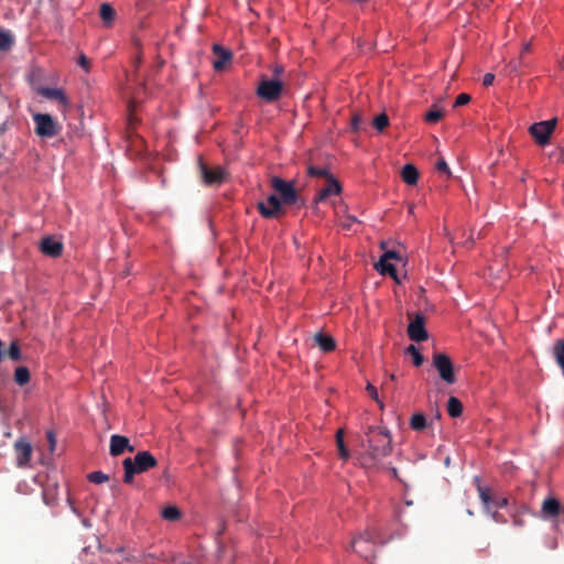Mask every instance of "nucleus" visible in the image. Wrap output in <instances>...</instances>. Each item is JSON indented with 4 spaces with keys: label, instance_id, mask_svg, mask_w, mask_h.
I'll use <instances>...</instances> for the list:
<instances>
[{
    "label": "nucleus",
    "instance_id": "obj_31",
    "mask_svg": "<svg viewBox=\"0 0 564 564\" xmlns=\"http://www.w3.org/2000/svg\"><path fill=\"white\" fill-rule=\"evenodd\" d=\"M406 354L411 355L412 356V359H413V365L415 367H420L423 365L424 362V357L423 355L420 352V350L414 346V345H410L408 348H406Z\"/></svg>",
    "mask_w": 564,
    "mask_h": 564
},
{
    "label": "nucleus",
    "instance_id": "obj_7",
    "mask_svg": "<svg viewBox=\"0 0 564 564\" xmlns=\"http://www.w3.org/2000/svg\"><path fill=\"white\" fill-rule=\"evenodd\" d=\"M35 133L42 138H53L58 133L57 124L48 113H35L33 116Z\"/></svg>",
    "mask_w": 564,
    "mask_h": 564
},
{
    "label": "nucleus",
    "instance_id": "obj_8",
    "mask_svg": "<svg viewBox=\"0 0 564 564\" xmlns=\"http://www.w3.org/2000/svg\"><path fill=\"white\" fill-rule=\"evenodd\" d=\"M200 177L205 185H220L227 177L226 171L216 166L214 169L208 167L202 159L198 161Z\"/></svg>",
    "mask_w": 564,
    "mask_h": 564
},
{
    "label": "nucleus",
    "instance_id": "obj_1",
    "mask_svg": "<svg viewBox=\"0 0 564 564\" xmlns=\"http://www.w3.org/2000/svg\"><path fill=\"white\" fill-rule=\"evenodd\" d=\"M365 442L366 451L360 455L359 463L364 468H378L381 460L392 452L390 432L378 426H369Z\"/></svg>",
    "mask_w": 564,
    "mask_h": 564
},
{
    "label": "nucleus",
    "instance_id": "obj_39",
    "mask_svg": "<svg viewBox=\"0 0 564 564\" xmlns=\"http://www.w3.org/2000/svg\"><path fill=\"white\" fill-rule=\"evenodd\" d=\"M366 390H367L369 397L382 406V403L379 401L377 388L375 386H372L371 383H368L366 387Z\"/></svg>",
    "mask_w": 564,
    "mask_h": 564
},
{
    "label": "nucleus",
    "instance_id": "obj_18",
    "mask_svg": "<svg viewBox=\"0 0 564 564\" xmlns=\"http://www.w3.org/2000/svg\"><path fill=\"white\" fill-rule=\"evenodd\" d=\"M327 181H328L327 185L318 192V194L315 198L316 202H323L332 195L340 194L341 186L338 183V181L335 180L333 176H329V178H327Z\"/></svg>",
    "mask_w": 564,
    "mask_h": 564
},
{
    "label": "nucleus",
    "instance_id": "obj_48",
    "mask_svg": "<svg viewBox=\"0 0 564 564\" xmlns=\"http://www.w3.org/2000/svg\"><path fill=\"white\" fill-rule=\"evenodd\" d=\"M47 438L50 442L51 451H53L55 446V438L52 432H47Z\"/></svg>",
    "mask_w": 564,
    "mask_h": 564
},
{
    "label": "nucleus",
    "instance_id": "obj_49",
    "mask_svg": "<svg viewBox=\"0 0 564 564\" xmlns=\"http://www.w3.org/2000/svg\"><path fill=\"white\" fill-rule=\"evenodd\" d=\"M283 70H284V69H283V67H282V66L276 65V66L274 67V69H273V73H274V75H275V76H280V75L283 73Z\"/></svg>",
    "mask_w": 564,
    "mask_h": 564
},
{
    "label": "nucleus",
    "instance_id": "obj_40",
    "mask_svg": "<svg viewBox=\"0 0 564 564\" xmlns=\"http://www.w3.org/2000/svg\"><path fill=\"white\" fill-rule=\"evenodd\" d=\"M521 66H522V59L520 58V59L511 61L508 64L507 68L509 70V73H519Z\"/></svg>",
    "mask_w": 564,
    "mask_h": 564
},
{
    "label": "nucleus",
    "instance_id": "obj_28",
    "mask_svg": "<svg viewBox=\"0 0 564 564\" xmlns=\"http://www.w3.org/2000/svg\"><path fill=\"white\" fill-rule=\"evenodd\" d=\"M410 426L414 431H422L426 427V419L422 413H415L412 415Z\"/></svg>",
    "mask_w": 564,
    "mask_h": 564
},
{
    "label": "nucleus",
    "instance_id": "obj_16",
    "mask_svg": "<svg viewBox=\"0 0 564 564\" xmlns=\"http://www.w3.org/2000/svg\"><path fill=\"white\" fill-rule=\"evenodd\" d=\"M37 94L50 100L57 101L62 110H66L68 107V99L65 93L59 88L40 87Z\"/></svg>",
    "mask_w": 564,
    "mask_h": 564
},
{
    "label": "nucleus",
    "instance_id": "obj_11",
    "mask_svg": "<svg viewBox=\"0 0 564 564\" xmlns=\"http://www.w3.org/2000/svg\"><path fill=\"white\" fill-rule=\"evenodd\" d=\"M475 481L477 482L479 498L487 510H489L490 507L505 508L508 506V498L491 495L490 488L481 486L478 478H475Z\"/></svg>",
    "mask_w": 564,
    "mask_h": 564
},
{
    "label": "nucleus",
    "instance_id": "obj_3",
    "mask_svg": "<svg viewBox=\"0 0 564 564\" xmlns=\"http://www.w3.org/2000/svg\"><path fill=\"white\" fill-rule=\"evenodd\" d=\"M557 119L553 118L545 121L533 123L529 128V132L539 145H546L550 142V137L555 130Z\"/></svg>",
    "mask_w": 564,
    "mask_h": 564
},
{
    "label": "nucleus",
    "instance_id": "obj_17",
    "mask_svg": "<svg viewBox=\"0 0 564 564\" xmlns=\"http://www.w3.org/2000/svg\"><path fill=\"white\" fill-rule=\"evenodd\" d=\"M40 250L45 256L57 258L63 252V243L53 237H45L40 243Z\"/></svg>",
    "mask_w": 564,
    "mask_h": 564
},
{
    "label": "nucleus",
    "instance_id": "obj_42",
    "mask_svg": "<svg viewBox=\"0 0 564 564\" xmlns=\"http://www.w3.org/2000/svg\"><path fill=\"white\" fill-rule=\"evenodd\" d=\"M436 169L440 172L445 173L447 176H451L449 167L444 159L438 160V162L436 164Z\"/></svg>",
    "mask_w": 564,
    "mask_h": 564
},
{
    "label": "nucleus",
    "instance_id": "obj_33",
    "mask_svg": "<svg viewBox=\"0 0 564 564\" xmlns=\"http://www.w3.org/2000/svg\"><path fill=\"white\" fill-rule=\"evenodd\" d=\"M307 173L310 176L315 177H325L329 178V176H333L327 169L325 167H317V166H308Z\"/></svg>",
    "mask_w": 564,
    "mask_h": 564
},
{
    "label": "nucleus",
    "instance_id": "obj_9",
    "mask_svg": "<svg viewBox=\"0 0 564 564\" xmlns=\"http://www.w3.org/2000/svg\"><path fill=\"white\" fill-rule=\"evenodd\" d=\"M410 323L408 326V336L411 340L420 343L427 339V330L425 328V317L422 313H416L410 316Z\"/></svg>",
    "mask_w": 564,
    "mask_h": 564
},
{
    "label": "nucleus",
    "instance_id": "obj_14",
    "mask_svg": "<svg viewBox=\"0 0 564 564\" xmlns=\"http://www.w3.org/2000/svg\"><path fill=\"white\" fill-rule=\"evenodd\" d=\"M128 451L129 453L134 452V447L130 445L129 438L119 434H113L110 437L109 453L116 457Z\"/></svg>",
    "mask_w": 564,
    "mask_h": 564
},
{
    "label": "nucleus",
    "instance_id": "obj_43",
    "mask_svg": "<svg viewBox=\"0 0 564 564\" xmlns=\"http://www.w3.org/2000/svg\"><path fill=\"white\" fill-rule=\"evenodd\" d=\"M360 123H361V116L358 115V113H355L351 118V129L354 131H358L360 129Z\"/></svg>",
    "mask_w": 564,
    "mask_h": 564
},
{
    "label": "nucleus",
    "instance_id": "obj_38",
    "mask_svg": "<svg viewBox=\"0 0 564 564\" xmlns=\"http://www.w3.org/2000/svg\"><path fill=\"white\" fill-rule=\"evenodd\" d=\"M471 97L468 94H459L455 100L454 107H460L467 105L470 101Z\"/></svg>",
    "mask_w": 564,
    "mask_h": 564
},
{
    "label": "nucleus",
    "instance_id": "obj_32",
    "mask_svg": "<svg viewBox=\"0 0 564 564\" xmlns=\"http://www.w3.org/2000/svg\"><path fill=\"white\" fill-rule=\"evenodd\" d=\"M372 123L373 127L381 132L389 126V118L384 112H382L373 119Z\"/></svg>",
    "mask_w": 564,
    "mask_h": 564
},
{
    "label": "nucleus",
    "instance_id": "obj_19",
    "mask_svg": "<svg viewBox=\"0 0 564 564\" xmlns=\"http://www.w3.org/2000/svg\"><path fill=\"white\" fill-rule=\"evenodd\" d=\"M314 341L324 352H330L336 348L335 339L323 333L315 334Z\"/></svg>",
    "mask_w": 564,
    "mask_h": 564
},
{
    "label": "nucleus",
    "instance_id": "obj_30",
    "mask_svg": "<svg viewBox=\"0 0 564 564\" xmlns=\"http://www.w3.org/2000/svg\"><path fill=\"white\" fill-rule=\"evenodd\" d=\"M13 45V37L9 31L0 29V51H8Z\"/></svg>",
    "mask_w": 564,
    "mask_h": 564
},
{
    "label": "nucleus",
    "instance_id": "obj_13",
    "mask_svg": "<svg viewBox=\"0 0 564 564\" xmlns=\"http://www.w3.org/2000/svg\"><path fill=\"white\" fill-rule=\"evenodd\" d=\"M541 513L544 519H554L564 514V506L558 499L554 497H547L543 500L541 506Z\"/></svg>",
    "mask_w": 564,
    "mask_h": 564
},
{
    "label": "nucleus",
    "instance_id": "obj_20",
    "mask_svg": "<svg viewBox=\"0 0 564 564\" xmlns=\"http://www.w3.org/2000/svg\"><path fill=\"white\" fill-rule=\"evenodd\" d=\"M401 177L404 183L415 185L419 180V171L413 164H406L401 171Z\"/></svg>",
    "mask_w": 564,
    "mask_h": 564
},
{
    "label": "nucleus",
    "instance_id": "obj_55",
    "mask_svg": "<svg viewBox=\"0 0 564 564\" xmlns=\"http://www.w3.org/2000/svg\"><path fill=\"white\" fill-rule=\"evenodd\" d=\"M392 473L394 476H397V469L395 468H392Z\"/></svg>",
    "mask_w": 564,
    "mask_h": 564
},
{
    "label": "nucleus",
    "instance_id": "obj_22",
    "mask_svg": "<svg viewBox=\"0 0 564 564\" xmlns=\"http://www.w3.org/2000/svg\"><path fill=\"white\" fill-rule=\"evenodd\" d=\"M553 357L564 375V339H557L553 345Z\"/></svg>",
    "mask_w": 564,
    "mask_h": 564
},
{
    "label": "nucleus",
    "instance_id": "obj_27",
    "mask_svg": "<svg viewBox=\"0 0 564 564\" xmlns=\"http://www.w3.org/2000/svg\"><path fill=\"white\" fill-rule=\"evenodd\" d=\"M336 443L339 452V457L344 460L349 458V451L344 443V432L343 430H338L336 433Z\"/></svg>",
    "mask_w": 564,
    "mask_h": 564
},
{
    "label": "nucleus",
    "instance_id": "obj_46",
    "mask_svg": "<svg viewBox=\"0 0 564 564\" xmlns=\"http://www.w3.org/2000/svg\"><path fill=\"white\" fill-rule=\"evenodd\" d=\"M491 517L496 522H500V523L506 522V519L503 518V516L501 513H499L498 511H494Z\"/></svg>",
    "mask_w": 564,
    "mask_h": 564
},
{
    "label": "nucleus",
    "instance_id": "obj_21",
    "mask_svg": "<svg viewBox=\"0 0 564 564\" xmlns=\"http://www.w3.org/2000/svg\"><path fill=\"white\" fill-rule=\"evenodd\" d=\"M376 270L386 275H390L397 283H400V280L398 278L397 269L394 264H392L390 261L383 262V264H380V260L375 264Z\"/></svg>",
    "mask_w": 564,
    "mask_h": 564
},
{
    "label": "nucleus",
    "instance_id": "obj_4",
    "mask_svg": "<svg viewBox=\"0 0 564 564\" xmlns=\"http://www.w3.org/2000/svg\"><path fill=\"white\" fill-rule=\"evenodd\" d=\"M433 365L436 368L441 379L448 384L456 382V376L454 372V365L446 354H435L433 357Z\"/></svg>",
    "mask_w": 564,
    "mask_h": 564
},
{
    "label": "nucleus",
    "instance_id": "obj_12",
    "mask_svg": "<svg viewBox=\"0 0 564 564\" xmlns=\"http://www.w3.org/2000/svg\"><path fill=\"white\" fill-rule=\"evenodd\" d=\"M14 452L18 467H26L32 457V446L24 440L20 438L14 443Z\"/></svg>",
    "mask_w": 564,
    "mask_h": 564
},
{
    "label": "nucleus",
    "instance_id": "obj_5",
    "mask_svg": "<svg viewBox=\"0 0 564 564\" xmlns=\"http://www.w3.org/2000/svg\"><path fill=\"white\" fill-rule=\"evenodd\" d=\"M283 90V84L279 79H263L257 88V95L267 102L278 100Z\"/></svg>",
    "mask_w": 564,
    "mask_h": 564
},
{
    "label": "nucleus",
    "instance_id": "obj_53",
    "mask_svg": "<svg viewBox=\"0 0 564 564\" xmlns=\"http://www.w3.org/2000/svg\"><path fill=\"white\" fill-rule=\"evenodd\" d=\"M561 158L564 161V147L561 149Z\"/></svg>",
    "mask_w": 564,
    "mask_h": 564
},
{
    "label": "nucleus",
    "instance_id": "obj_36",
    "mask_svg": "<svg viewBox=\"0 0 564 564\" xmlns=\"http://www.w3.org/2000/svg\"><path fill=\"white\" fill-rule=\"evenodd\" d=\"M527 510H528L527 507L522 506L519 509V513L512 516V522H513L514 525H517V527H523L524 525V521L521 518V514L525 513Z\"/></svg>",
    "mask_w": 564,
    "mask_h": 564
},
{
    "label": "nucleus",
    "instance_id": "obj_29",
    "mask_svg": "<svg viewBox=\"0 0 564 564\" xmlns=\"http://www.w3.org/2000/svg\"><path fill=\"white\" fill-rule=\"evenodd\" d=\"M444 116V112L442 109L437 108L436 106H432L431 109L425 113V121L429 123H436L440 121Z\"/></svg>",
    "mask_w": 564,
    "mask_h": 564
},
{
    "label": "nucleus",
    "instance_id": "obj_45",
    "mask_svg": "<svg viewBox=\"0 0 564 564\" xmlns=\"http://www.w3.org/2000/svg\"><path fill=\"white\" fill-rule=\"evenodd\" d=\"M494 80H495V75L491 73H487V74H485V76L482 78V85L488 87L494 83Z\"/></svg>",
    "mask_w": 564,
    "mask_h": 564
},
{
    "label": "nucleus",
    "instance_id": "obj_41",
    "mask_svg": "<svg viewBox=\"0 0 564 564\" xmlns=\"http://www.w3.org/2000/svg\"><path fill=\"white\" fill-rule=\"evenodd\" d=\"M55 500H56V498H55L54 494L51 495L48 489H44L43 490V501H44L45 505L54 506Z\"/></svg>",
    "mask_w": 564,
    "mask_h": 564
},
{
    "label": "nucleus",
    "instance_id": "obj_10",
    "mask_svg": "<svg viewBox=\"0 0 564 564\" xmlns=\"http://www.w3.org/2000/svg\"><path fill=\"white\" fill-rule=\"evenodd\" d=\"M282 202L276 195H270L267 200L257 204L258 212L264 218H278L284 213Z\"/></svg>",
    "mask_w": 564,
    "mask_h": 564
},
{
    "label": "nucleus",
    "instance_id": "obj_23",
    "mask_svg": "<svg viewBox=\"0 0 564 564\" xmlns=\"http://www.w3.org/2000/svg\"><path fill=\"white\" fill-rule=\"evenodd\" d=\"M447 412L452 417H458L463 413V404L456 397H449L447 401Z\"/></svg>",
    "mask_w": 564,
    "mask_h": 564
},
{
    "label": "nucleus",
    "instance_id": "obj_35",
    "mask_svg": "<svg viewBox=\"0 0 564 564\" xmlns=\"http://www.w3.org/2000/svg\"><path fill=\"white\" fill-rule=\"evenodd\" d=\"M8 356L11 360H14V361H18L21 359V349H20V346L15 341H12L10 344V347L8 350Z\"/></svg>",
    "mask_w": 564,
    "mask_h": 564
},
{
    "label": "nucleus",
    "instance_id": "obj_51",
    "mask_svg": "<svg viewBox=\"0 0 564 564\" xmlns=\"http://www.w3.org/2000/svg\"><path fill=\"white\" fill-rule=\"evenodd\" d=\"M530 50H531V44H530V43H527V44L523 46L522 52H529Z\"/></svg>",
    "mask_w": 564,
    "mask_h": 564
},
{
    "label": "nucleus",
    "instance_id": "obj_25",
    "mask_svg": "<svg viewBox=\"0 0 564 564\" xmlns=\"http://www.w3.org/2000/svg\"><path fill=\"white\" fill-rule=\"evenodd\" d=\"M161 516L164 520H167V521H177L181 519L182 517V513L180 511V509L175 506H167L165 507L162 512H161Z\"/></svg>",
    "mask_w": 564,
    "mask_h": 564
},
{
    "label": "nucleus",
    "instance_id": "obj_47",
    "mask_svg": "<svg viewBox=\"0 0 564 564\" xmlns=\"http://www.w3.org/2000/svg\"><path fill=\"white\" fill-rule=\"evenodd\" d=\"M395 380V376L393 373L389 375V377L382 382V388H388L389 383Z\"/></svg>",
    "mask_w": 564,
    "mask_h": 564
},
{
    "label": "nucleus",
    "instance_id": "obj_54",
    "mask_svg": "<svg viewBox=\"0 0 564 564\" xmlns=\"http://www.w3.org/2000/svg\"><path fill=\"white\" fill-rule=\"evenodd\" d=\"M349 220H351V223L357 221V219L355 217H349Z\"/></svg>",
    "mask_w": 564,
    "mask_h": 564
},
{
    "label": "nucleus",
    "instance_id": "obj_24",
    "mask_svg": "<svg viewBox=\"0 0 564 564\" xmlns=\"http://www.w3.org/2000/svg\"><path fill=\"white\" fill-rule=\"evenodd\" d=\"M116 17L115 9L109 3H102L100 6V18L105 24L109 25Z\"/></svg>",
    "mask_w": 564,
    "mask_h": 564
},
{
    "label": "nucleus",
    "instance_id": "obj_52",
    "mask_svg": "<svg viewBox=\"0 0 564 564\" xmlns=\"http://www.w3.org/2000/svg\"><path fill=\"white\" fill-rule=\"evenodd\" d=\"M7 127L6 123L0 124V134L6 131Z\"/></svg>",
    "mask_w": 564,
    "mask_h": 564
},
{
    "label": "nucleus",
    "instance_id": "obj_26",
    "mask_svg": "<svg viewBox=\"0 0 564 564\" xmlns=\"http://www.w3.org/2000/svg\"><path fill=\"white\" fill-rule=\"evenodd\" d=\"M14 380L19 386H24L30 381V371L26 367L20 366L14 371Z\"/></svg>",
    "mask_w": 564,
    "mask_h": 564
},
{
    "label": "nucleus",
    "instance_id": "obj_50",
    "mask_svg": "<svg viewBox=\"0 0 564 564\" xmlns=\"http://www.w3.org/2000/svg\"><path fill=\"white\" fill-rule=\"evenodd\" d=\"M126 561H128V562H137L138 560H137V557H135V556L130 555V556H127V557H126Z\"/></svg>",
    "mask_w": 564,
    "mask_h": 564
},
{
    "label": "nucleus",
    "instance_id": "obj_44",
    "mask_svg": "<svg viewBox=\"0 0 564 564\" xmlns=\"http://www.w3.org/2000/svg\"><path fill=\"white\" fill-rule=\"evenodd\" d=\"M78 65L82 66L86 72H88L90 62L86 55L80 54V56L78 58Z\"/></svg>",
    "mask_w": 564,
    "mask_h": 564
},
{
    "label": "nucleus",
    "instance_id": "obj_6",
    "mask_svg": "<svg viewBox=\"0 0 564 564\" xmlns=\"http://www.w3.org/2000/svg\"><path fill=\"white\" fill-rule=\"evenodd\" d=\"M272 188L280 195V200L285 205H293L297 202V193L291 182L274 176L271 180Z\"/></svg>",
    "mask_w": 564,
    "mask_h": 564
},
{
    "label": "nucleus",
    "instance_id": "obj_37",
    "mask_svg": "<svg viewBox=\"0 0 564 564\" xmlns=\"http://www.w3.org/2000/svg\"><path fill=\"white\" fill-rule=\"evenodd\" d=\"M401 260V257L397 251H386L381 258H380V264L382 265L383 262L391 261V260Z\"/></svg>",
    "mask_w": 564,
    "mask_h": 564
},
{
    "label": "nucleus",
    "instance_id": "obj_2",
    "mask_svg": "<svg viewBox=\"0 0 564 564\" xmlns=\"http://www.w3.org/2000/svg\"><path fill=\"white\" fill-rule=\"evenodd\" d=\"M156 465V458L148 451L137 453L133 458L127 457L122 462L124 470L123 481L126 484H132L134 475L145 473Z\"/></svg>",
    "mask_w": 564,
    "mask_h": 564
},
{
    "label": "nucleus",
    "instance_id": "obj_34",
    "mask_svg": "<svg viewBox=\"0 0 564 564\" xmlns=\"http://www.w3.org/2000/svg\"><path fill=\"white\" fill-rule=\"evenodd\" d=\"M87 478L93 484H102L109 479L108 475L100 470L88 474Z\"/></svg>",
    "mask_w": 564,
    "mask_h": 564
},
{
    "label": "nucleus",
    "instance_id": "obj_15",
    "mask_svg": "<svg viewBox=\"0 0 564 564\" xmlns=\"http://www.w3.org/2000/svg\"><path fill=\"white\" fill-rule=\"evenodd\" d=\"M213 53L215 55L213 67L216 72L225 69L232 59L231 52L229 50L224 48L219 44L213 45Z\"/></svg>",
    "mask_w": 564,
    "mask_h": 564
}]
</instances>
